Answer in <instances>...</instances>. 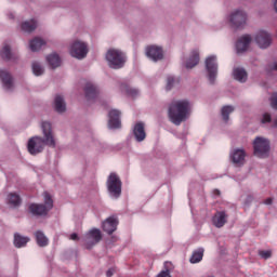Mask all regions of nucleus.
I'll use <instances>...</instances> for the list:
<instances>
[{
    "label": "nucleus",
    "instance_id": "36",
    "mask_svg": "<svg viewBox=\"0 0 277 277\" xmlns=\"http://www.w3.org/2000/svg\"><path fill=\"white\" fill-rule=\"evenodd\" d=\"M216 77H217V71H215V70L208 71V79H209L210 83H215Z\"/></svg>",
    "mask_w": 277,
    "mask_h": 277
},
{
    "label": "nucleus",
    "instance_id": "33",
    "mask_svg": "<svg viewBox=\"0 0 277 277\" xmlns=\"http://www.w3.org/2000/svg\"><path fill=\"white\" fill-rule=\"evenodd\" d=\"M202 256H205V249L195 251L190 258V263H200V261H202Z\"/></svg>",
    "mask_w": 277,
    "mask_h": 277
},
{
    "label": "nucleus",
    "instance_id": "46",
    "mask_svg": "<svg viewBox=\"0 0 277 277\" xmlns=\"http://www.w3.org/2000/svg\"><path fill=\"white\" fill-rule=\"evenodd\" d=\"M213 194H214V196H220V195H221V192H220V189H214V190H213Z\"/></svg>",
    "mask_w": 277,
    "mask_h": 277
},
{
    "label": "nucleus",
    "instance_id": "44",
    "mask_svg": "<svg viewBox=\"0 0 277 277\" xmlns=\"http://www.w3.org/2000/svg\"><path fill=\"white\" fill-rule=\"evenodd\" d=\"M106 276H107V277H113V276H114V268H109V269L106 272Z\"/></svg>",
    "mask_w": 277,
    "mask_h": 277
},
{
    "label": "nucleus",
    "instance_id": "41",
    "mask_svg": "<svg viewBox=\"0 0 277 277\" xmlns=\"http://www.w3.org/2000/svg\"><path fill=\"white\" fill-rule=\"evenodd\" d=\"M269 70H277V61H274L269 64Z\"/></svg>",
    "mask_w": 277,
    "mask_h": 277
},
{
    "label": "nucleus",
    "instance_id": "7",
    "mask_svg": "<svg viewBox=\"0 0 277 277\" xmlns=\"http://www.w3.org/2000/svg\"><path fill=\"white\" fill-rule=\"evenodd\" d=\"M89 51L88 44L82 40H75L69 45V54L76 60H85Z\"/></svg>",
    "mask_w": 277,
    "mask_h": 277
},
{
    "label": "nucleus",
    "instance_id": "21",
    "mask_svg": "<svg viewBox=\"0 0 277 277\" xmlns=\"http://www.w3.org/2000/svg\"><path fill=\"white\" fill-rule=\"evenodd\" d=\"M232 160L235 166H243L246 163V150L235 149L232 154Z\"/></svg>",
    "mask_w": 277,
    "mask_h": 277
},
{
    "label": "nucleus",
    "instance_id": "26",
    "mask_svg": "<svg viewBox=\"0 0 277 277\" xmlns=\"http://www.w3.org/2000/svg\"><path fill=\"white\" fill-rule=\"evenodd\" d=\"M206 69L207 70H217L220 68L217 64V56L216 55H210L205 61Z\"/></svg>",
    "mask_w": 277,
    "mask_h": 277
},
{
    "label": "nucleus",
    "instance_id": "43",
    "mask_svg": "<svg viewBox=\"0 0 277 277\" xmlns=\"http://www.w3.org/2000/svg\"><path fill=\"white\" fill-rule=\"evenodd\" d=\"M70 239L72 241H79V236L76 233H74V234L70 235Z\"/></svg>",
    "mask_w": 277,
    "mask_h": 277
},
{
    "label": "nucleus",
    "instance_id": "32",
    "mask_svg": "<svg viewBox=\"0 0 277 277\" xmlns=\"http://www.w3.org/2000/svg\"><path fill=\"white\" fill-rule=\"evenodd\" d=\"M121 90L122 92H126L128 96H132V98H135V96L140 94V92L136 89L129 87V84H121Z\"/></svg>",
    "mask_w": 277,
    "mask_h": 277
},
{
    "label": "nucleus",
    "instance_id": "50",
    "mask_svg": "<svg viewBox=\"0 0 277 277\" xmlns=\"http://www.w3.org/2000/svg\"><path fill=\"white\" fill-rule=\"evenodd\" d=\"M236 70H243V68H236Z\"/></svg>",
    "mask_w": 277,
    "mask_h": 277
},
{
    "label": "nucleus",
    "instance_id": "3",
    "mask_svg": "<svg viewBox=\"0 0 277 277\" xmlns=\"http://www.w3.org/2000/svg\"><path fill=\"white\" fill-rule=\"evenodd\" d=\"M225 21L234 31H241L248 25L249 15L245 9H234L225 16Z\"/></svg>",
    "mask_w": 277,
    "mask_h": 277
},
{
    "label": "nucleus",
    "instance_id": "4",
    "mask_svg": "<svg viewBox=\"0 0 277 277\" xmlns=\"http://www.w3.org/2000/svg\"><path fill=\"white\" fill-rule=\"evenodd\" d=\"M105 60L109 68L120 70V68H124V64H127V53L120 49L110 48L105 54Z\"/></svg>",
    "mask_w": 277,
    "mask_h": 277
},
{
    "label": "nucleus",
    "instance_id": "2",
    "mask_svg": "<svg viewBox=\"0 0 277 277\" xmlns=\"http://www.w3.org/2000/svg\"><path fill=\"white\" fill-rule=\"evenodd\" d=\"M192 114V104L187 100H175L169 105L168 116L169 120L179 127L181 122H185Z\"/></svg>",
    "mask_w": 277,
    "mask_h": 277
},
{
    "label": "nucleus",
    "instance_id": "37",
    "mask_svg": "<svg viewBox=\"0 0 277 277\" xmlns=\"http://www.w3.org/2000/svg\"><path fill=\"white\" fill-rule=\"evenodd\" d=\"M259 255L262 258V259H272V251L267 250H262V251H259Z\"/></svg>",
    "mask_w": 277,
    "mask_h": 277
},
{
    "label": "nucleus",
    "instance_id": "20",
    "mask_svg": "<svg viewBox=\"0 0 277 277\" xmlns=\"http://www.w3.org/2000/svg\"><path fill=\"white\" fill-rule=\"evenodd\" d=\"M0 79L5 88V90H12L14 88V79L10 71L2 70L0 71Z\"/></svg>",
    "mask_w": 277,
    "mask_h": 277
},
{
    "label": "nucleus",
    "instance_id": "40",
    "mask_svg": "<svg viewBox=\"0 0 277 277\" xmlns=\"http://www.w3.org/2000/svg\"><path fill=\"white\" fill-rule=\"evenodd\" d=\"M157 277H172V275H170V269H166L160 272V274Z\"/></svg>",
    "mask_w": 277,
    "mask_h": 277
},
{
    "label": "nucleus",
    "instance_id": "48",
    "mask_svg": "<svg viewBox=\"0 0 277 277\" xmlns=\"http://www.w3.org/2000/svg\"><path fill=\"white\" fill-rule=\"evenodd\" d=\"M9 18H14V13H9Z\"/></svg>",
    "mask_w": 277,
    "mask_h": 277
},
{
    "label": "nucleus",
    "instance_id": "10",
    "mask_svg": "<svg viewBox=\"0 0 277 277\" xmlns=\"http://www.w3.org/2000/svg\"><path fill=\"white\" fill-rule=\"evenodd\" d=\"M253 40L259 49H269V47H272V42L274 41L272 34L265 29L258 30L253 36Z\"/></svg>",
    "mask_w": 277,
    "mask_h": 277
},
{
    "label": "nucleus",
    "instance_id": "30",
    "mask_svg": "<svg viewBox=\"0 0 277 277\" xmlns=\"http://www.w3.org/2000/svg\"><path fill=\"white\" fill-rule=\"evenodd\" d=\"M233 111H235L234 106L227 105V106L222 107L221 115H222L224 122H228V120H230V117H228V116H230V114H233Z\"/></svg>",
    "mask_w": 277,
    "mask_h": 277
},
{
    "label": "nucleus",
    "instance_id": "13",
    "mask_svg": "<svg viewBox=\"0 0 277 277\" xmlns=\"http://www.w3.org/2000/svg\"><path fill=\"white\" fill-rule=\"evenodd\" d=\"M200 64V50L194 49L190 51L187 60L184 62V67L192 70L195 66Z\"/></svg>",
    "mask_w": 277,
    "mask_h": 277
},
{
    "label": "nucleus",
    "instance_id": "31",
    "mask_svg": "<svg viewBox=\"0 0 277 277\" xmlns=\"http://www.w3.org/2000/svg\"><path fill=\"white\" fill-rule=\"evenodd\" d=\"M8 202L11 207H19L21 206V196L14 193H10L8 196Z\"/></svg>",
    "mask_w": 277,
    "mask_h": 277
},
{
    "label": "nucleus",
    "instance_id": "38",
    "mask_svg": "<svg viewBox=\"0 0 277 277\" xmlns=\"http://www.w3.org/2000/svg\"><path fill=\"white\" fill-rule=\"evenodd\" d=\"M271 106L273 109H277V93H274L271 97Z\"/></svg>",
    "mask_w": 277,
    "mask_h": 277
},
{
    "label": "nucleus",
    "instance_id": "1",
    "mask_svg": "<svg viewBox=\"0 0 277 277\" xmlns=\"http://www.w3.org/2000/svg\"><path fill=\"white\" fill-rule=\"evenodd\" d=\"M43 138L41 136H32L27 143L28 153L31 155H40L45 146L55 148V135H53V128L51 122L43 121L41 123Z\"/></svg>",
    "mask_w": 277,
    "mask_h": 277
},
{
    "label": "nucleus",
    "instance_id": "15",
    "mask_svg": "<svg viewBox=\"0 0 277 277\" xmlns=\"http://www.w3.org/2000/svg\"><path fill=\"white\" fill-rule=\"evenodd\" d=\"M108 127L109 129H120V110L113 109L108 113Z\"/></svg>",
    "mask_w": 277,
    "mask_h": 277
},
{
    "label": "nucleus",
    "instance_id": "9",
    "mask_svg": "<svg viewBox=\"0 0 277 277\" xmlns=\"http://www.w3.org/2000/svg\"><path fill=\"white\" fill-rule=\"evenodd\" d=\"M145 56L150 62H163L166 60V51L161 45L150 44L145 48Z\"/></svg>",
    "mask_w": 277,
    "mask_h": 277
},
{
    "label": "nucleus",
    "instance_id": "14",
    "mask_svg": "<svg viewBox=\"0 0 277 277\" xmlns=\"http://www.w3.org/2000/svg\"><path fill=\"white\" fill-rule=\"evenodd\" d=\"M0 56L4 62H18L19 58L18 54L12 52V48L8 44H4L0 50Z\"/></svg>",
    "mask_w": 277,
    "mask_h": 277
},
{
    "label": "nucleus",
    "instance_id": "19",
    "mask_svg": "<svg viewBox=\"0 0 277 277\" xmlns=\"http://www.w3.org/2000/svg\"><path fill=\"white\" fill-rule=\"evenodd\" d=\"M21 29L25 34H31L32 31H36V29H38V21L34 18L26 19L21 24Z\"/></svg>",
    "mask_w": 277,
    "mask_h": 277
},
{
    "label": "nucleus",
    "instance_id": "39",
    "mask_svg": "<svg viewBox=\"0 0 277 277\" xmlns=\"http://www.w3.org/2000/svg\"><path fill=\"white\" fill-rule=\"evenodd\" d=\"M31 68L32 70H42V64H40L38 61H35L31 63Z\"/></svg>",
    "mask_w": 277,
    "mask_h": 277
},
{
    "label": "nucleus",
    "instance_id": "28",
    "mask_svg": "<svg viewBox=\"0 0 277 277\" xmlns=\"http://www.w3.org/2000/svg\"><path fill=\"white\" fill-rule=\"evenodd\" d=\"M36 241L40 248L49 246V238L45 237L44 233L38 230L35 233Z\"/></svg>",
    "mask_w": 277,
    "mask_h": 277
},
{
    "label": "nucleus",
    "instance_id": "16",
    "mask_svg": "<svg viewBox=\"0 0 277 277\" xmlns=\"http://www.w3.org/2000/svg\"><path fill=\"white\" fill-rule=\"evenodd\" d=\"M228 222V214L224 211H217L213 219H212V224L216 228H222L224 225Z\"/></svg>",
    "mask_w": 277,
    "mask_h": 277
},
{
    "label": "nucleus",
    "instance_id": "17",
    "mask_svg": "<svg viewBox=\"0 0 277 277\" xmlns=\"http://www.w3.org/2000/svg\"><path fill=\"white\" fill-rule=\"evenodd\" d=\"M117 228H118V219L115 216H109L106 221L103 222V230L108 235H113Z\"/></svg>",
    "mask_w": 277,
    "mask_h": 277
},
{
    "label": "nucleus",
    "instance_id": "5",
    "mask_svg": "<svg viewBox=\"0 0 277 277\" xmlns=\"http://www.w3.org/2000/svg\"><path fill=\"white\" fill-rule=\"evenodd\" d=\"M43 200L44 205L42 203H31L29 206V211L32 213V215H47L51 209H53V197L48 192L43 193Z\"/></svg>",
    "mask_w": 277,
    "mask_h": 277
},
{
    "label": "nucleus",
    "instance_id": "8",
    "mask_svg": "<svg viewBox=\"0 0 277 277\" xmlns=\"http://www.w3.org/2000/svg\"><path fill=\"white\" fill-rule=\"evenodd\" d=\"M107 189L110 196L114 198H120V194H122V181L120 180V176L116 173H110L107 182Z\"/></svg>",
    "mask_w": 277,
    "mask_h": 277
},
{
    "label": "nucleus",
    "instance_id": "49",
    "mask_svg": "<svg viewBox=\"0 0 277 277\" xmlns=\"http://www.w3.org/2000/svg\"><path fill=\"white\" fill-rule=\"evenodd\" d=\"M273 126H274V127H277V119H274V120H273Z\"/></svg>",
    "mask_w": 277,
    "mask_h": 277
},
{
    "label": "nucleus",
    "instance_id": "34",
    "mask_svg": "<svg viewBox=\"0 0 277 277\" xmlns=\"http://www.w3.org/2000/svg\"><path fill=\"white\" fill-rule=\"evenodd\" d=\"M179 83V80L174 79V77L170 76L167 78V85H166V90L167 92H170V90H172V88H174V85Z\"/></svg>",
    "mask_w": 277,
    "mask_h": 277
},
{
    "label": "nucleus",
    "instance_id": "23",
    "mask_svg": "<svg viewBox=\"0 0 277 277\" xmlns=\"http://www.w3.org/2000/svg\"><path fill=\"white\" fill-rule=\"evenodd\" d=\"M44 44H47V41L40 37H36L32 40H30L29 42V49L30 51H32L34 53L40 51V49H42V47H44Z\"/></svg>",
    "mask_w": 277,
    "mask_h": 277
},
{
    "label": "nucleus",
    "instance_id": "29",
    "mask_svg": "<svg viewBox=\"0 0 277 277\" xmlns=\"http://www.w3.org/2000/svg\"><path fill=\"white\" fill-rule=\"evenodd\" d=\"M233 77L239 83H246L248 81V71L246 70H234Z\"/></svg>",
    "mask_w": 277,
    "mask_h": 277
},
{
    "label": "nucleus",
    "instance_id": "18",
    "mask_svg": "<svg viewBox=\"0 0 277 277\" xmlns=\"http://www.w3.org/2000/svg\"><path fill=\"white\" fill-rule=\"evenodd\" d=\"M136 142H144L146 140V129L144 122H137L133 130Z\"/></svg>",
    "mask_w": 277,
    "mask_h": 277
},
{
    "label": "nucleus",
    "instance_id": "6",
    "mask_svg": "<svg viewBox=\"0 0 277 277\" xmlns=\"http://www.w3.org/2000/svg\"><path fill=\"white\" fill-rule=\"evenodd\" d=\"M269 150H272L269 140L263 136H258L254 138L253 154L255 157H259V159H266V157H269Z\"/></svg>",
    "mask_w": 277,
    "mask_h": 277
},
{
    "label": "nucleus",
    "instance_id": "45",
    "mask_svg": "<svg viewBox=\"0 0 277 277\" xmlns=\"http://www.w3.org/2000/svg\"><path fill=\"white\" fill-rule=\"evenodd\" d=\"M273 201H274V199L267 198L264 203H266V205H272Z\"/></svg>",
    "mask_w": 277,
    "mask_h": 277
},
{
    "label": "nucleus",
    "instance_id": "27",
    "mask_svg": "<svg viewBox=\"0 0 277 277\" xmlns=\"http://www.w3.org/2000/svg\"><path fill=\"white\" fill-rule=\"evenodd\" d=\"M30 239L27 236H23L21 234L14 235V246L15 248H25L27 243H29Z\"/></svg>",
    "mask_w": 277,
    "mask_h": 277
},
{
    "label": "nucleus",
    "instance_id": "24",
    "mask_svg": "<svg viewBox=\"0 0 277 277\" xmlns=\"http://www.w3.org/2000/svg\"><path fill=\"white\" fill-rule=\"evenodd\" d=\"M87 98H95L98 95V87L92 82H88L84 87Z\"/></svg>",
    "mask_w": 277,
    "mask_h": 277
},
{
    "label": "nucleus",
    "instance_id": "11",
    "mask_svg": "<svg viewBox=\"0 0 277 277\" xmlns=\"http://www.w3.org/2000/svg\"><path fill=\"white\" fill-rule=\"evenodd\" d=\"M253 38L251 35H242L238 40L236 41L235 48L237 55H242V53H246L250 49V44H252Z\"/></svg>",
    "mask_w": 277,
    "mask_h": 277
},
{
    "label": "nucleus",
    "instance_id": "25",
    "mask_svg": "<svg viewBox=\"0 0 277 277\" xmlns=\"http://www.w3.org/2000/svg\"><path fill=\"white\" fill-rule=\"evenodd\" d=\"M54 109L57 114H64L66 111V101L62 95H56L54 98Z\"/></svg>",
    "mask_w": 277,
    "mask_h": 277
},
{
    "label": "nucleus",
    "instance_id": "12",
    "mask_svg": "<svg viewBox=\"0 0 277 277\" xmlns=\"http://www.w3.org/2000/svg\"><path fill=\"white\" fill-rule=\"evenodd\" d=\"M103 239V235L101 234V229L93 228L89 230V233L84 237V243L88 249L92 248L93 246H96V243L101 242Z\"/></svg>",
    "mask_w": 277,
    "mask_h": 277
},
{
    "label": "nucleus",
    "instance_id": "35",
    "mask_svg": "<svg viewBox=\"0 0 277 277\" xmlns=\"http://www.w3.org/2000/svg\"><path fill=\"white\" fill-rule=\"evenodd\" d=\"M260 121L262 124H268V122H272V115L269 113L262 114Z\"/></svg>",
    "mask_w": 277,
    "mask_h": 277
},
{
    "label": "nucleus",
    "instance_id": "47",
    "mask_svg": "<svg viewBox=\"0 0 277 277\" xmlns=\"http://www.w3.org/2000/svg\"><path fill=\"white\" fill-rule=\"evenodd\" d=\"M274 10L277 13V0L274 1Z\"/></svg>",
    "mask_w": 277,
    "mask_h": 277
},
{
    "label": "nucleus",
    "instance_id": "42",
    "mask_svg": "<svg viewBox=\"0 0 277 277\" xmlns=\"http://www.w3.org/2000/svg\"><path fill=\"white\" fill-rule=\"evenodd\" d=\"M32 72L35 77H42V75H44L43 70H34Z\"/></svg>",
    "mask_w": 277,
    "mask_h": 277
},
{
    "label": "nucleus",
    "instance_id": "22",
    "mask_svg": "<svg viewBox=\"0 0 277 277\" xmlns=\"http://www.w3.org/2000/svg\"><path fill=\"white\" fill-rule=\"evenodd\" d=\"M45 60L51 68H60V66H62V57H60V54L56 52L47 55Z\"/></svg>",
    "mask_w": 277,
    "mask_h": 277
}]
</instances>
